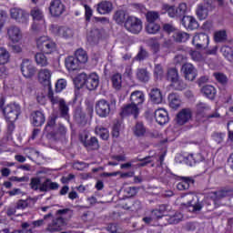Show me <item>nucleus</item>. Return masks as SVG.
Instances as JSON below:
<instances>
[{
    "label": "nucleus",
    "mask_w": 233,
    "mask_h": 233,
    "mask_svg": "<svg viewBox=\"0 0 233 233\" xmlns=\"http://www.w3.org/2000/svg\"><path fill=\"white\" fill-rule=\"evenodd\" d=\"M76 79L80 85H85L87 90H96L99 86V76L96 73H90L89 75L81 73Z\"/></svg>",
    "instance_id": "obj_4"
},
{
    "label": "nucleus",
    "mask_w": 233,
    "mask_h": 233,
    "mask_svg": "<svg viewBox=\"0 0 233 233\" xmlns=\"http://www.w3.org/2000/svg\"><path fill=\"white\" fill-rule=\"evenodd\" d=\"M96 113L99 117H108L110 116V103L105 99H100L95 106Z\"/></svg>",
    "instance_id": "obj_9"
},
{
    "label": "nucleus",
    "mask_w": 233,
    "mask_h": 233,
    "mask_svg": "<svg viewBox=\"0 0 233 233\" xmlns=\"http://www.w3.org/2000/svg\"><path fill=\"white\" fill-rule=\"evenodd\" d=\"M111 81L113 83L114 88L116 90H121V85L123 83V78L120 74H116L112 76Z\"/></svg>",
    "instance_id": "obj_46"
},
{
    "label": "nucleus",
    "mask_w": 233,
    "mask_h": 233,
    "mask_svg": "<svg viewBox=\"0 0 233 233\" xmlns=\"http://www.w3.org/2000/svg\"><path fill=\"white\" fill-rule=\"evenodd\" d=\"M139 114V107L136 106V104H131L127 105L122 108L121 116L125 117V116H134V117H137V115Z\"/></svg>",
    "instance_id": "obj_19"
},
{
    "label": "nucleus",
    "mask_w": 233,
    "mask_h": 233,
    "mask_svg": "<svg viewBox=\"0 0 233 233\" xmlns=\"http://www.w3.org/2000/svg\"><path fill=\"white\" fill-rule=\"evenodd\" d=\"M189 56L193 61H197L198 63L203 61V55L199 51H190Z\"/></svg>",
    "instance_id": "obj_58"
},
{
    "label": "nucleus",
    "mask_w": 233,
    "mask_h": 233,
    "mask_svg": "<svg viewBox=\"0 0 233 233\" xmlns=\"http://www.w3.org/2000/svg\"><path fill=\"white\" fill-rule=\"evenodd\" d=\"M66 68H67L69 72H74L81 68V64L76 59L75 56H68L66 59Z\"/></svg>",
    "instance_id": "obj_25"
},
{
    "label": "nucleus",
    "mask_w": 233,
    "mask_h": 233,
    "mask_svg": "<svg viewBox=\"0 0 233 233\" xmlns=\"http://www.w3.org/2000/svg\"><path fill=\"white\" fill-rule=\"evenodd\" d=\"M204 159L205 157H203L201 153L189 154L185 157L186 163L189 165V167H193V165H196V163H201V161Z\"/></svg>",
    "instance_id": "obj_27"
},
{
    "label": "nucleus",
    "mask_w": 233,
    "mask_h": 233,
    "mask_svg": "<svg viewBox=\"0 0 233 233\" xmlns=\"http://www.w3.org/2000/svg\"><path fill=\"white\" fill-rule=\"evenodd\" d=\"M50 79H52L51 70L44 68L38 72V81H40L42 85H50Z\"/></svg>",
    "instance_id": "obj_23"
},
{
    "label": "nucleus",
    "mask_w": 233,
    "mask_h": 233,
    "mask_svg": "<svg viewBox=\"0 0 233 233\" xmlns=\"http://www.w3.org/2000/svg\"><path fill=\"white\" fill-rule=\"evenodd\" d=\"M11 19L19 23V25H26L30 21V14L19 7H13L10 9Z\"/></svg>",
    "instance_id": "obj_6"
},
{
    "label": "nucleus",
    "mask_w": 233,
    "mask_h": 233,
    "mask_svg": "<svg viewBox=\"0 0 233 233\" xmlns=\"http://www.w3.org/2000/svg\"><path fill=\"white\" fill-rule=\"evenodd\" d=\"M36 101L39 105H46V91L41 90L37 92Z\"/></svg>",
    "instance_id": "obj_53"
},
{
    "label": "nucleus",
    "mask_w": 233,
    "mask_h": 233,
    "mask_svg": "<svg viewBox=\"0 0 233 233\" xmlns=\"http://www.w3.org/2000/svg\"><path fill=\"white\" fill-rule=\"evenodd\" d=\"M124 194H126L127 198H132V196H136V194H137V187H124Z\"/></svg>",
    "instance_id": "obj_55"
},
{
    "label": "nucleus",
    "mask_w": 233,
    "mask_h": 233,
    "mask_svg": "<svg viewBox=\"0 0 233 233\" xmlns=\"http://www.w3.org/2000/svg\"><path fill=\"white\" fill-rule=\"evenodd\" d=\"M96 136H99L101 139L106 140L108 139L110 134L108 133V129L105 127H96Z\"/></svg>",
    "instance_id": "obj_49"
},
{
    "label": "nucleus",
    "mask_w": 233,
    "mask_h": 233,
    "mask_svg": "<svg viewBox=\"0 0 233 233\" xmlns=\"http://www.w3.org/2000/svg\"><path fill=\"white\" fill-rule=\"evenodd\" d=\"M30 15L33 18V21H40L41 23H45V13L43 12V9L34 7L30 11Z\"/></svg>",
    "instance_id": "obj_28"
},
{
    "label": "nucleus",
    "mask_w": 233,
    "mask_h": 233,
    "mask_svg": "<svg viewBox=\"0 0 233 233\" xmlns=\"http://www.w3.org/2000/svg\"><path fill=\"white\" fill-rule=\"evenodd\" d=\"M10 63V52L5 47H0V65Z\"/></svg>",
    "instance_id": "obj_40"
},
{
    "label": "nucleus",
    "mask_w": 233,
    "mask_h": 233,
    "mask_svg": "<svg viewBox=\"0 0 233 233\" xmlns=\"http://www.w3.org/2000/svg\"><path fill=\"white\" fill-rule=\"evenodd\" d=\"M202 93L208 99H214V97H216V94H217L216 87H214L213 86H204L202 87Z\"/></svg>",
    "instance_id": "obj_37"
},
{
    "label": "nucleus",
    "mask_w": 233,
    "mask_h": 233,
    "mask_svg": "<svg viewBox=\"0 0 233 233\" xmlns=\"http://www.w3.org/2000/svg\"><path fill=\"white\" fill-rule=\"evenodd\" d=\"M59 184L57 182H52L50 178H46L39 187L40 192H48L49 190H57Z\"/></svg>",
    "instance_id": "obj_22"
},
{
    "label": "nucleus",
    "mask_w": 233,
    "mask_h": 233,
    "mask_svg": "<svg viewBox=\"0 0 233 233\" xmlns=\"http://www.w3.org/2000/svg\"><path fill=\"white\" fill-rule=\"evenodd\" d=\"M212 4L205 2L203 4H199L197 7L196 14L200 21H204L208 17L209 12H212Z\"/></svg>",
    "instance_id": "obj_11"
},
{
    "label": "nucleus",
    "mask_w": 233,
    "mask_h": 233,
    "mask_svg": "<svg viewBox=\"0 0 233 233\" xmlns=\"http://www.w3.org/2000/svg\"><path fill=\"white\" fill-rule=\"evenodd\" d=\"M160 15H159V12L157 11H148L146 14V19L147 21V23H155V21H157V19H159Z\"/></svg>",
    "instance_id": "obj_47"
},
{
    "label": "nucleus",
    "mask_w": 233,
    "mask_h": 233,
    "mask_svg": "<svg viewBox=\"0 0 233 233\" xmlns=\"http://www.w3.org/2000/svg\"><path fill=\"white\" fill-rule=\"evenodd\" d=\"M99 31L97 29H92L88 34H87V40L88 41H94L95 39L99 38Z\"/></svg>",
    "instance_id": "obj_64"
},
{
    "label": "nucleus",
    "mask_w": 233,
    "mask_h": 233,
    "mask_svg": "<svg viewBox=\"0 0 233 233\" xmlns=\"http://www.w3.org/2000/svg\"><path fill=\"white\" fill-rule=\"evenodd\" d=\"M48 99L51 101L52 105H61V102L64 103L65 100L56 95H54V92L49 91L48 93Z\"/></svg>",
    "instance_id": "obj_50"
},
{
    "label": "nucleus",
    "mask_w": 233,
    "mask_h": 233,
    "mask_svg": "<svg viewBox=\"0 0 233 233\" xmlns=\"http://www.w3.org/2000/svg\"><path fill=\"white\" fill-rule=\"evenodd\" d=\"M80 141L87 150H97L99 148V142L96 137H90L87 133L80 135Z\"/></svg>",
    "instance_id": "obj_8"
},
{
    "label": "nucleus",
    "mask_w": 233,
    "mask_h": 233,
    "mask_svg": "<svg viewBox=\"0 0 233 233\" xmlns=\"http://www.w3.org/2000/svg\"><path fill=\"white\" fill-rule=\"evenodd\" d=\"M21 72L24 77H33L35 75V67L30 59H24L21 64Z\"/></svg>",
    "instance_id": "obj_14"
},
{
    "label": "nucleus",
    "mask_w": 233,
    "mask_h": 233,
    "mask_svg": "<svg viewBox=\"0 0 233 233\" xmlns=\"http://www.w3.org/2000/svg\"><path fill=\"white\" fill-rule=\"evenodd\" d=\"M59 110L62 117H68V106H66V103H65V101L60 102Z\"/></svg>",
    "instance_id": "obj_62"
},
{
    "label": "nucleus",
    "mask_w": 233,
    "mask_h": 233,
    "mask_svg": "<svg viewBox=\"0 0 233 233\" xmlns=\"http://www.w3.org/2000/svg\"><path fill=\"white\" fill-rule=\"evenodd\" d=\"M7 35L14 44L20 43L21 39H23L21 29L15 25H12L7 29Z\"/></svg>",
    "instance_id": "obj_15"
},
{
    "label": "nucleus",
    "mask_w": 233,
    "mask_h": 233,
    "mask_svg": "<svg viewBox=\"0 0 233 233\" xmlns=\"http://www.w3.org/2000/svg\"><path fill=\"white\" fill-rule=\"evenodd\" d=\"M192 43L197 48H207L210 43V38L205 33H198L193 36Z\"/></svg>",
    "instance_id": "obj_13"
},
{
    "label": "nucleus",
    "mask_w": 233,
    "mask_h": 233,
    "mask_svg": "<svg viewBox=\"0 0 233 233\" xmlns=\"http://www.w3.org/2000/svg\"><path fill=\"white\" fill-rule=\"evenodd\" d=\"M192 183H194L192 179L185 177L177 185V188L178 190H188Z\"/></svg>",
    "instance_id": "obj_42"
},
{
    "label": "nucleus",
    "mask_w": 233,
    "mask_h": 233,
    "mask_svg": "<svg viewBox=\"0 0 233 233\" xmlns=\"http://www.w3.org/2000/svg\"><path fill=\"white\" fill-rule=\"evenodd\" d=\"M1 110L4 114L6 123H15L21 115V106L16 103H10L6 106L2 105Z\"/></svg>",
    "instance_id": "obj_2"
},
{
    "label": "nucleus",
    "mask_w": 233,
    "mask_h": 233,
    "mask_svg": "<svg viewBox=\"0 0 233 233\" xmlns=\"http://www.w3.org/2000/svg\"><path fill=\"white\" fill-rule=\"evenodd\" d=\"M149 96L151 97V101L156 105H159L163 103V95L161 94V90L159 88L151 89Z\"/></svg>",
    "instance_id": "obj_30"
},
{
    "label": "nucleus",
    "mask_w": 233,
    "mask_h": 233,
    "mask_svg": "<svg viewBox=\"0 0 233 233\" xmlns=\"http://www.w3.org/2000/svg\"><path fill=\"white\" fill-rule=\"evenodd\" d=\"M208 110H210V106H208L206 103L199 102L197 105V112L198 114H203V112H207Z\"/></svg>",
    "instance_id": "obj_59"
},
{
    "label": "nucleus",
    "mask_w": 233,
    "mask_h": 233,
    "mask_svg": "<svg viewBox=\"0 0 233 233\" xmlns=\"http://www.w3.org/2000/svg\"><path fill=\"white\" fill-rule=\"evenodd\" d=\"M191 117H192V113L190 112V109H182L177 115V123L178 125H185L186 123H188V121H190Z\"/></svg>",
    "instance_id": "obj_21"
},
{
    "label": "nucleus",
    "mask_w": 233,
    "mask_h": 233,
    "mask_svg": "<svg viewBox=\"0 0 233 233\" xmlns=\"http://www.w3.org/2000/svg\"><path fill=\"white\" fill-rule=\"evenodd\" d=\"M220 52L229 63H233V48L228 46H223L220 48Z\"/></svg>",
    "instance_id": "obj_35"
},
{
    "label": "nucleus",
    "mask_w": 233,
    "mask_h": 233,
    "mask_svg": "<svg viewBox=\"0 0 233 233\" xmlns=\"http://www.w3.org/2000/svg\"><path fill=\"white\" fill-rule=\"evenodd\" d=\"M75 57L78 61L80 65H84L88 61V55H86V51L83 49H77L75 52Z\"/></svg>",
    "instance_id": "obj_36"
},
{
    "label": "nucleus",
    "mask_w": 233,
    "mask_h": 233,
    "mask_svg": "<svg viewBox=\"0 0 233 233\" xmlns=\"http://www.w3.org/2000/svg\"><path fill=\"white\" fill-rule=\"evenodd\" d=\"M159 30H161V26L156 23H148L146 25V32L147 34H151V35L157 34Z\"/></svg>",
    "instance_id": "obj_45"
},
{
    "label": "nucleus",
    "mask_w": 233,
    "mask_h": 233,
    "mask_svg": "<svg viewBox=\"0 0 233 233\" xmlns=\"http://www.w3.org/2000/svg\"><path fill=\"white\" fill-rule=\"evenodd\" d=\"M73 211L70 208L58 209L56 212L55 218L51 223L47 225L46 231L55 233L61 232L66 227V221L72 218Z\"/></svg>",
    "instance_id": "obj_1"
},
{
    "label": "nucleus",
    "mask_w": 233,
    "mask_h": 233,
    "mask_svg": "<svg viewBox=\"0 0 233 233\" xmlns=\"http://www.w3.org/2000/svg\"><path fill=\"white\" fill-rule=\"evenodd\" d=\"M96 10L98 14L106 15V14H110L114 10V4L110 1H102L97 4Z\"/></svg>",
    "instance_id": "obj_18"
},
{
    "label": "nucleus",
    "mask_w": 233,
    "mask_h": 233,
    "mask_svg": "<svg viewBox=\"0 0 233 233\" xmlns=\"http://www.w3.org/2000/svg\"><path fill=\"white\" fill-rule=\"evenodd\" d=\"M155 119L158 125H167L170 118L168 117V112L165 108H158L155 111Z\"/></svg>",
    "instance_id": "obj_16"
},
{
    "label": "nucleus",
    "mask_w": 233,
    "mask_h": 233,
    "mask_svg": "<svg viewBox=\"0 0 233 233\" xmlns=\"http://www.w3.org/2000/svg\"><path fill=\"white\" fill-rule=\"evenodd\" d=\"M51 30L55 35L63 37V39H70L74 37V30L69 27L53 25Z\"/></svg>",
    "instance_id": "obj_12"
},
{
    "label": "nucleus",
    "mask_w": 233,
    "mask_h": 233,
    "mask_svg": "<svg viewBox=\"0 0 233 233\" xmlns=\"http://www.w3.org/2000/svg\"><path fill=\"white\" fill-rule=\"evenodd\" d=\"M182 25L187 30H196L197 28H199V24L194 16H183Z\"/></svg>",
    "instance_id": "obj_17"
},
{
    "label": "nucleus",
    "mask_w": 233,
    "mask_h": 233,
    "mask_svg": "<svg viewBox=\"0 0 233 233\" xmlns=\"http://www.w3.org/2000/svg\"><path fill=\"white\" fill-rule=\"evenodd\" d=\"M32 125L34 127H43L45 125V114L41 111H35L31 114Z\"/></svg>",
    "instance_id": "obj_20"
},
{
    "label": "nucleus",
    "mask_w": 233,
    "mask_h": 233,
    "mask_svg": "<svg viewBox=\"0 0 233 233\" xmlns=\"http://www.w3.org/2000/svg\"><path fill=\"white\" fill-rule=\"evenodd\" d=\"M169 106L171 108H179L181 106V96L176 93H171L168 96Z\"/></svg>",
    "instance_id": "obj_31"
},
{
    "label": "nucleus",
    "mask_w": 233,
    "mask_h": 233,
    "mask_svg": "<svg viewBox=\"0 0 233 233\" xmlns=\"http://www.w3.org/2000/svg\"><path fill=\"white\" fill-rule=\"evenodd\" d=\"M137 77L141 81V83H148L150 75L146 71V69H137Z\"/></svg>",
    "instance_id": "obj_41"
},
{
    "label": "nucleus",
    "mask_w": 233,
    "mask_h": 233,
    "mask_svg": "<svg viewBox=\"0 0 233 233\" xmlns=\"http://www.w3.org/2000/svg\"><path fill=\"white\" fill-rule=\"evenodd\" d=\"M130 101L137 106H139V105L145 103V94L143 91H134L131 93Z\"/></svg>",
    "instance_id": "obj_26"
},
{
    "label": "nucleus",
    "mask_w": 233,
    "mask_h": 233,
    "mask_svg": "<svg viewBox=\"0 0 233 233\" xmlns=\"http://www.w3.org/2000/svg\"><path fill=\"white\" fill-rule=\"evenodd\" d=\"M66 11V6L61 0H52L49 4V14L52 17H60Z\"/></svg>",
    "instance_id": "obj_7"
},
{
    "label": "nucleus",
    "mask_w": 233,
    "mask_h": 233,
    "mask_svg": "<svg viewBox=\"0 0 233 233\" xmlns=\"http://www.w3.org/2000/svg\"><path fill=\"white\" fill-rule=\"evenodd\" d=\"M173 38L177 43H187L190 39V35L185 31H175Z\"/></svg>",
    "instance_id": "obj_33"
},
{
    "label": "nucleus",
    "mask_w": 233,
    "mask_h": 233,
    "mask_svg": "<svg viewBox=\"0 0 233 233\" xmlns=\"http://www.w3.org/2000/svg\"><path fill=\"white\" fill-rule=\"evenodd\" d=\"M167 81H169L170 84L173 83V81H176L179 78V72L177 68H170L167 70Z\"/></svg>",
    "instance_id": "obj_44"
},
{
    "label": "nucleus",
    "mask_w": 233,
    "mask_h": 233,
    "mask_svg": "<svg viewBox=\"0 0 233 233\" xmlns=\"http://www.w3.org/2000/svg\"><path fill=\"white\" fill-rule=\"evenodd\" d=\"M162 14H167V15L172 18L178 17L176 6L167 4L162 5Z\"/></svg>",
    "instance_id": "obj_32"
},
{
    "label": "nucleus",
    "mask_w": 233,
    "mask_h": 233,
    "mask_svg": "<svg viewBox=\"0 0 233 233\" xmlns=\"http://www.w3.org/2000/svg\"><path fill=\"white\" fill-rule=\"evenodd\" d=\"M66 88V80L59 79L56 84V92H63Z\"/></svg>",
    "instance_id": "obj_63"
},
{
    "label": "nucleus",
    "mask_w": 233,
    "mask_h": 233,
    "mask_svg": "<svg viewBox=\"0 0 233 233\" xmlns=\"http://www.w3.org/2000/svg\"><path fill=\"white\" fill-rule=\"evenodd\" d=\"M181 72L187 81H194L198 77V69L190 63L184 64Z\"/></svg>",
    "instance_id": "obj_10"
},
{
    "label": "nucleus",
    "mask_w": 233,
    "mask_h": 233,
    "mask_svg": "<svg viewBox=\"0 0 233 233\" xmlns=\"http://www.w3.org/2000/svg\"><path fill=\"white\" fill-rule=\"evenodd\" d=\"M170 86L172 87L173 90H185L187 88V83L181 77L179 76L178 79L171 82Z\"/></svg>",
    "instance_id": "obj_38"
},
{
    "label": "nucleus",
    "mask_w": 233,
    "mask_h": 233,
    "mask_svg": "<svg viewBox=\"0 0 233 233\" xmlns=\"http://www.w3.org/2000/svg\"><path fill=\"white\" fill-rule=\"evenodd\" d=\"M148 57V52L145 50V48L140 47L139 52L137 53V56L135 57L136 61H143Z\"/></svg>",
    "instance_id": "obj_56"
},
{
    "label": "nucleus",
    "mask_w": 233,
    "mask_h": 233,
    "mask_svg": "<svg viewBox=\"0 0 233 233\" xmlns=\"http://www.w3.org/2000/svg\"><path fill=\"white\" fill-rule=\"evenodd\" d=\"M133 133L137 137H145L147 136V127L142 122H137L133 127Z\"/></svg>",
    "instance_id": "obj_29"
},
{
    "label": "nucleus",
    "mask_w": 233,
    "mask_h": 233,
    "mask_svg": "<svg viewBox=\"0 0 233 233\" xmlns=\"http://www.w3.org/2000/svg\"><path fill=\"white\" fill-rule=\"evenodd\" d=\"M192 183H194L192 179L185 177L177 185V188L178 190H188Z\"/></svg>",
    "instance_id": "obj_43"
},
{
    "label": "nucleus",
    "mask_w": 233,
    "mask_h": 233,
    "mask_svg": "<svg viewBox=\"0 0 233 233\" xmlns=\"http://www.w3.org/2000/svg\"><path fill=\"white\" fill-rule=\"evenodd\" d=\"M187 208L189 210V212H199V210H201V208H203V206H201L200 203H192V201H189L187 203Z\"/></svg>",
    "instance_id": "obj_54"
},
{
    "label": "nucleus",
    "mask_w": 233,
    "mask_h": 233,
    "mask_svg": "<svg viewBox=\"0 0 233 233\" xmlns=\"http://www.w3.org/2000/svg\"><path fill=\"white\" fill-rule=\"evenodd\" d=\"M187 12H188V6L187 5V3H180L177 8V14L178 17H183Z\"/></svg>",
    "instance_id": "obj_52"
},
{
    "label": "nucleus",
    "mask_w": 233,
    "mask_h": 233,
    "mask_svg": "<svg viewBox=\"0 0 233 233\" xmlns=\"http://www.w3.org/2000/svg\"><path fill=\"white\" fill-rule=\"evenodd\" d=\"M168 206L161 205L157 208L152 210L151 214L155 220L161 219L164 216H168Z\"/></svg>",
    "instance_id": "obj_24"
},
{
    "label": "nucleus",
    "mask_w": 233,
    "mask_h": 233,
    "mask_svg": "<svg viewBox=\"0 0 233 233\" xmlns=\"http://www.w3.org/2000/svg\"><path fill=\"white\" fill-rule=\"evenodd\" d=\"M35 43L36 48L43 54H53L57 48L56 42L46 35L37 37Z\"/></svg>",
    "instance_id": "obj_3"
},
{
    "label": "nucleus",
    "mask_w": 233,
    "mask_h": 233,
    "mask_svg": "<svg viewBox=\"0 0 233 233\" xmlns=\"http://www.w3.org/2000/svg\"><path fill=\"white\" fill-rule=\"evenodd\" d=\"M124 28L130 34H140L143 30V22L136 16H127L124 24Z\"/></svg>",
    "instance_id": "obj_5"
},
{
    "label": "nucleus",
    "mask_w": 233,
    "mask_h": 233,
    "mask_svg": "<svg viewBox=\"0 0 233 233\" xmlns=\"http://www.w3.org/2000/svg\"><path fill=\"white\" fill-rule=\"evenodd\" d=\"M182 219L183 214L177 212L174 215H169L168 223H170V225H177V223H179V221Z\"/></svg>",
    "instance_id": "obj_48"
},
{
    "label": "nucleus",
    "mask_w": 233,
    "mask_h": 233,
    "mask_svg": "<svg viewBox=\"0 0 233 233\" xmlns=\"http://www.w3.org/2000/svg\"><path fill=\"white\" fill-rule=\"evenodd\" d=\"M39 187H41V178L33 177L31 178L30 187L32 190H39Z\"/></svg>",
    "instance_id": "obj_57"
},
{
    "label": "nucleus",
    "mask_w": 233,
    "mask_h": 233,
    "mask_svg": "<svg viewBox=\"0 0 233 233\" xmlns=\"http://www.w3.org/2000/svg\"><path fill=\"white\" fill-rule=\"evenodd\" d=\"M226 136L227 135L225 133H213L212 139L213 141H216V143L219 145L221 144L222 141H225Z\"/></svg>",
    "instance_id": "obj_60"
},
{
    "label": "nucleus",
    "mask_w": 233,
    "mask_h": 233,
    "mask_svg": "<svg viewBox=\"0 0 233 233\" xmlns=\"http://www.w3.org/2000/svg\"><path fill=\"white\" fill-rule=\"evenodd\" d=\"M214 39L216 43H223V41H227V32L217 31L214 35Z\"/></svg>",
    "instance_id": "obj_51"
},
{
    "label": "nucleus",
    "mask_w": 233,
    "mask_h": 233,
    "mask_svg": "<svg viewBox=\"0 0 233 233\" xmlns=\"http://www.w3.org/2000/svg\"><path fill=\"white\" fill-rule=\"evenodd\" d=\"M35 59L38 66H48V58L45 56V53H36Z\"/></svg>",
    "instance_id": "obj_39"
},
{
    "label": "nucleus",
    "mask_w": 233,
    "mask_h": 233,
    "mask_svg": "<svg viewBox=\"0 0 233 233\" xmlns=\"http://www.w3.org/2000/svg\"><path fill=\"white\" fill-rule=\"evenodd\" d=\"M54 127H56V118L52 117L51 119L48 120L46 126V132H47V134H52V132L54 131Z\"/></svg>",
    "instance_id": "obj_61"
},
{
    "label": "nucleus",
    "mask_w": 233,
    "mask_h": 233,
    "mask_svg": "<svg viewBox=\"0 0 233 233\" xmlns=\"http://www.w3.org/2000/svg\"><path fill=\"white\" fill-rule=\"evenodd\" d=\"M127 17L128 16L127 15V12H125V10H117L113 15V19L116 21V23H117V25H125Z\"/></svg>",
    "instance_id": "obj_34"
}]
</instances>
